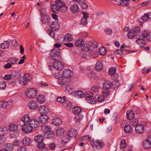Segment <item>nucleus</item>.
<instances>
[{
	"mask_svg": "<svg viewBox=\"0 0 151 151\" xmlns=\"http://www.w3.org/2000/svg\"><path fill=\"white\" fill-rule=\"evenodd\" d=\"M32 77L31 75L27 73L24 75L22 78H21L19 80V83L22 85H25L27 84V82L31 80Z\"/></svg>",
	"mask_w": 151,
	"mask_h": 151,
	"instance_id": "obj_3",
	"label": "nucleus"
},
{
	"mask_svg": "<svg viewBox=\"0 0 151 151\" xmlns=\"http://www.w3.org/2000/svg\"><path fill=\"white\" fill-rule=\"evenodd\" d=\"M126 146V143L124 140H122L120 142V147L121 148H124Z\"/></svg>",
	"mask_w": 151,
	"mask_h": 151,
	"instance_id": "obj_54",
	"label": "nucleus"
},
{
	"mask_svg": "<svg viewBox=\"0 0 151 151\" xmlns=\"http://www.w3.org/2000/svg\"><path fill=\"white\" fill-rule=\"evenodd\" d=\"M30 120V117L28 115H24L21 119L22 121L24 122V124L28 123Z\"/></svg>",
	"mask_w": 151,
	"mask_h": 151,
	"instance_id": "obj_37",
	"label": "nucleus"
},
{
	"mask_svg": "<svg viewBox=\"0 0 151 151\" xmlns=\"http://www.w3.org/2000/svg\"><path fill=\"white\" fill-rule=\"evenodd\" d=\"M43 139V137L41 135H37L36 136L35 138V141L38 143L42 142Z\"/></svg>",
	"mask_w": 151,
	"mask_h": 151,
	"instance_id": "obj_41",
	"label": "nucleus"
},
{
	"mask_svg": "<svg viewBox=\"0 0 151 151\" xmlns=\"http://www.w3.org/2000/svg\"><path fill=\"white\" fill-rule=\"evenodd\" d=\"M64 38L65 41L68 42H70L73 40V37L72 35L69 34H65Z\"/></svg>",
	"mask_w": 151,
	"mask_h": 151,
	"instance_id": "obj_29",
	"label": "nucleus"
},
{
	"mask_svg": "<svg viewBox=\"0 0 151 151\" xmlns=\"http://www.w3.org/2000/svg\"><path fill=\"white\" fill-rule=\"evenodd\" d=\"M61 120L59 118H56L53 120L52 123L55 126H58L61 124Z\"/></svg>",
	"mask_w": 151,
	"mask_h": 151,
	"instance_id": "obj_39",
	"label": "nucleus"
},
{
	"mask_svg": "<svg viewBox=\"0 0 151 151\" xmlns=\"http://www.w3.org/2000/svg\"><path fill=\"white\" fill-rule=\"evenodd\" d=\"M28 106L29 108L32 110H35L38 107V104L35 101H31L28 103Z\"/></svg>",
	"mask_w": 151,
	"mask_h": 151,
	"instance_id": "obj_16",
	"label": "nucleus"
},
{
	"mask_svg": "<svg viewBox=\"0 0 151 151\" xmlns=\"http://www.w3.org/2000/svg\"><path fill=\"white\" fill-rule=\"evenodd\" d=\"M103 67V64L102 63L97 62L96 63L95 68L96 70L100 71L101 70Z\"/></svg>",
	"mask_w": 151,
	"mask_h": 151,
	"instance_id": "obj_34",
	"label": "nucleus"
},
{
	"mask_svg": "<svg viewBox=\"0 0 151 151\" xmlns=\"http://www.w3.org/2000/svg\"><path fill=\"white\" fill-rule=\"evenodd\" d=\"M40 122L42 123H46L48 121V117L46 114H41L39 118Z\"/></svg>",
	"mask_w": 151,
	"mask_h": 151,
	"instance_id": "obj_17",
	"label": "nucleus"
},
{
	"mask_svg": "<svg viewBox=\"0 0 151 151\" xmlns=\"http://www.w3.org/2000/svg\"><path fill=\"white\" fill-rule=\"evenodd\" d=\"M65 100V97L64 96L63 97H59L57 98V101L58 102L60 103H63Z\"/></svg>",
	"mask_w": 151,
	"mask_h": 151,
	"instance_id": "obj_49",
	"label": "nucleus"
},
{
	"mask_svg": "<svg viewBox=\"0 0 151 151\" xmlns=\"http://www.w3.org/2000/svg\"><path fill=\"white\" fill-rule=\"evenodd\" d=\"M105 100L104 97L102 95L99 96L97 98V101L99 102H103Z\"/></svg>",
	"mask_w": 151,
	"mask_h": 151,
	"instance_id": "obj_56",
	"label": "nucleus"
},
{
	"mask_svg": "<svg viewBox=\"0 0 151 151\" xmlns=\"http://www.w3.org/2000/svg\"><path fill=\"white\" fill-rule=\"evenodd\" d=\"M52 10L53 12L58 13L60 10L59 7L56 4H52L51 6Z\"/></svg>",
	"mask_w": 151,
	"mask_h": 151,
	"instance_id": "obj_36",
	"label": "nucleus"
},
{
	"mask_svg": "<svg viewBox=\"0 0 151 151\" xmlns=\"http://www.w3.org/2000/svg\"><path fill=\"white\" fill-rule=\"evenodd\" d=\"M50 27L52 30L56 31L60 28V25L57 22L55 21L52 22V24H50Z\"/></svg>",
	"mask_w": 151,
	"mask_h": 151,
	"instance_id": "obj_19",
	"label": "nucleus"
},
{
	"mask_svg": "<svg viewBox=\"0 0 151 151\" xmlns=\"http://www.w3.org/2000/svg\"><path fill=\"white\" fill-rule=\"evenodd\" d=\"M77 132L73 129H69L68 132V133L64 135L62 138V142L61 145L65 146L70 140L71 137H76L77 135Z\"/></svg>",
	"mask_w": 151,
	"mask_h": 151,
	"instance_id": "obj_1",
	"label": "nucleus"
},
{
	"mask_svg": "<svg viewBox=\"0 0 151 151\" xmlns=\"http://www.w3.org/2000/svg\"><path fill=\"white\" fill-rule=\"evenodd\" d=\"M31 140L28 137H24L22 140V143L25 146L29 145L31 143Z\"/></svg>",
	"mask_w": 151,
	"mask_h": 151,
	"instance_id": "obj_22",
	"label": "nucleus"
},
{
	"mask_svg": "<svg viewBox=\"0 0 151 151\" xmlns=\"http://www.w3.org/2000/svg\"><path fill=\"white\" fill-rule=\"evenodd\" d=\"M56 132L57 135L60 136L63 134L64 132V130L62 128H58L56 129Z\"/></svg>",
	"mask_w": 151,
	"mask_h": 151,
	"instance_id": "obj_43",
	"label": "nucleus"
},
{
	"mask_svg": "<svg viewBox=\"0 0 151 151\" xmlns=\"http://www.w3.org/2000/svg\"><path fill=\"white\" fill-rule=\"evenodd\" d=\"M112 85V83L108 81H105L103 83V88L105 89H108L110 88Z\"/></svg>",
	"mask_w": 151,
	"mask_h": 151,
	"instance_id": "obj_25",
	"label": "nucleus"
},
{
	"mask_svg": "<svg viewBox=\"0 0 151 151\" xmlns=\"http://www.w3.org/2000/svg\"><path fill=\"white\" fill-rule=\"evenodd\" d=\"M13 148V145L10 143L7 144L6 145L5 149L8 151V150L11 151Z\"/></svg>",
	"mask_w": 151,
	"mask_h": 151,
	"instance_id": "obj_46",
	"label": "nucleus"
},
{
	"mask_svg": "<svg viewBox=\"0 0 151 151\" xmlns=\"http://www.w3.org/2000/svg\"><path fill=\"white\" fill-rule=\"evenodd\" d=\"M127 116L129 120H131L134 117V112L131 110H128L127 112Z\"/></svg>",
	"mask_w": 151,
	"mask_h": 151,
	"instance_id": "obj_27",
	"label": "nucleus"
},
{
	"mask_svg": "<svg viewBox=\"0 0 151 151\" xmlns=\"http://www.w3.org/2000/svg\"><path fill=\"white\" fill-rule=\"evenodd\" d=\"M29 123V125L32 128V129L38 127L39 124L38 121L37 119H34L30 120Z\"/></svg>",
	"mask_w": 151,
	"mask_h": 151,
	"instance_id": "obj_13",
	"label": "nucleus"
},
{
	"mask_svg": "<svg viewBox=\"0 0 151 151\" xmlns=\"http://www.w3.org/2000/svg\"><path fill=\"white\" fill-rule=\"evenodd\" d=\"M50 18L49 17L46 15H43L42 17L41 22L44 24H48L50 22Z\"/></svg>",
	"mask_w": 151,
	"mask_h": 151,
	"instance_id": "obj_21",
	"label": "nucleus"
},
{
	"mask_svg": "<svg viewBox=\"0 0 151 151\" xmlns=\"http://www.w3.org/2000/svg\"><path fill=\"white\" fill-rule=\"evenodd\" d=\"M138 122L137 120L136 119H133L130 122V124L133 126H136Z\"/></svg>",
	"mask_w": 151,
	"mask_h": 151,
	"instance_id": "obj_52",
	"label": "nucleus"
},
{
	"mask_svg": "<svg viewBox=\"0 0 151 151\" xmlns=\"http://www.w3.org/2000/svg\"><path fill=\"white\" fill-rule=\"evenodd\" d=\"M91 47L93 48H96L98 46V43L96 41H91Z\"/></svg>",
	"mask_w": 151,
	"mask_h": 151,
	"instance_id": "obj_55",
	"label": "nucleus"
},
{
	"mask_svg": "<svg viewBox=\"0 0 151 151\" xmlns=\"http://www.w3.org/2000/svg\"><path fill=\"white\" fill-rule=\"evenodd\" d=\"M145 128L143 125L139 124L137 125L135 127L136 132L139 134L143 133L144 131Z\"/></svg>",
	"mask_w": 151,
	"mask_h": 151,
	"instance_id": "obj_14",
	"label": "nucleus"
},
{
	"mask_svg": "<svg viewBox=\"0 0 151 151\" xmlns=\"http://www.w3.org/2000/svg\"><path fill=\"white\" fill-rule=\"evenodd\" d=\"M83 17H82L80 24L84 26H86L87 24V19L88 17V15L86 12H82Z\"/></svg>",
	"mask_w": 151,
	"mask_h": 151,
	"instance_id": "obj_10",
	"label": "nucleus"
},
{
	"mask_svg": "<svg viewBox=\"0 0 151 151\" xmlns=\"http://www.w3.org/2000/svg\"><path fill=\"white\" fill-rule=\"evenodd\" d=\"M73 87L70 85H68L65 87V91L66 92L71 93L73 92Z\"/></svg>",
	"mask_w": 151,
	"mask_h": 151,
	"instance_id": "obj_45",
	"label": "nucleus"
},
{
	"mask_svg": "<svg viewBox=\"0 0 151 151\" xmlns=\"http://www.w3.org/2000/svg\"><path fill=\"white\" fill-rule=\"evenodd\" d=\"M150 19H151V13L145 14L141 17V19L144 21H146Z\"/></svg>",
	"mask_w": 151,
	"mask_h": 151,
	"instance_id": "obj_40",
	"label": "nucleus"
},
{
	"mask_svg": "<svg viewBox=\"0 0 151 151\" xmlns=\"http://www.w3.org/2000/svg\"><path fill=\"white\" fill-rule=\"evenodd\" d=\"M18 60L16 58H12L9 60V61L11 65H14L17 63Z\"/></svg>",
	"mask_w": 151,
	"mask_h": 151,
	"instance_id": "obj_47",
	"label": "nucleus"
},
{
	"mask_svg": "<svg viewBox=\"0 0 151 151\" xmlns=\"http://www.w3.org/2000/svg\"><path fill=\"white\" fill-rule=\"evenodd\" d=\"M13 72H14L13 73L14 75V77L18 78L21 76V72L19 70H14Z\"/></svg>",
	"mask_w": 151,
	"mask_h": 151,
	"instance_id": "obj_48",
	"label": "nucleus"
},
{
	"mask_svg": "<svg viewBox=\"0 0 151 151\" xmlns=\"http://www.w3.org/2000/svg\"><path fill=\"white\" fill-rule=\"evenodd\" d=\"M86 93H84L83 91H76L74 93L75 96H78L80 97L81 98L85 96V97Z\"/></svg>",
	"mask_w": 151,
	"mask_h": 151,
	"instance_id": "obj_33",
	"label": "nucleus"
},
{
	"mask_svg": "<svg viewBox=\"0 0 151 151\" xmlns=\"http://www.w3.org/2000/svg\"><path fill=\"white\" fill-rule=\"evenodd\" d=\"M134 2H137L139 0H132ZM130 0H119L118 1V4L120 5L123 6H127L130 3Z\"/></svg>",
	"mask_w": 151,
	"mask_h": 151,
	"instance_id": "obj_11",
	"label": "nucleus"
},
{
	"mask_svg": "<svg viewBox=\"0 0 151 151\" xmlns=\"http://www.w3.org/2000/svg\"><path fill=\"white\" fill-rule=\"evenodd\" d=\"M37 147L39 148L42 149L44 148L45 146V144L42 142L38 143L37 145Z\"/></svg>",
	"mask_w": 151,
	"mask_h": 151,
	"instance_id": "obj_62",
	"label": "nucleus"
},
{
	"mask_svg": "<svg viewBox=\"0 0 151 151\" xmlns=\"http://www.w3.org/2000/svg\"><path fill=\"white\" fill-rule=\"evenodd\" d=\"M132 130L131 126L129 124L126 125L124 128V131L125 133L127 134L131 132Z\"/></svg>",
	"mask_w": 151,
	"mask_h": 151,
	"instance_id": "obj_35",
	"label": "nucleus"
},
{
	"mask_svg": "<svg viewBox=\"0 0 151 151\" xmlns=\"http://www.w3.org/2000/svg\"><path fill=\"white\" fill-rule=\"evenodd\" d=\"M37 101L39 103H43L45 101V97L43 95H39L37 96Z\"/></svg>",
	"mask_w": 151,
	"mask_h": 151,
	"instance_id": "obj_30",
	"label": "nucleus"
},
{
	"mask_svg": "<svg viewBox=\"0 0 151 151\" xmlns=\"http://www.w3.org/2000/svg\"><path fill=\"white\" fill-rule=\"evenodd\" d=\"M54 67L57 70H60L63 68L64 65L60 61H55L54 63Z\"/></svg>",
	"mask_w": 151,
	"mask_h": 151,
	"instance_id": "obj_9",
	"label": "nucleus"
},
{
	"mask_svg": "<svg viewBox=\"0 0 151 151\" xmlns=\"http://www.w3.org/2000/svg\"><path fill=\"white\" fill-rule=\"evenodd\" d=\"M60 49L55 48H53L51 51L50 54L54 60H56L59 59L60 57Z\"/></svg>",
	"mask_w": 151,
	"mask_h": 151,
	"instance_id": "obj_6",
	"label": "nucleus"
},
{
	"mask_svg": "<svg viewBox=\"0 0 151 151\" xmlns=\"http://www.w3.org/2000/svg\"><path fill=\"white\" fill-rule=\"evenodd\" d=\"M82 117L80 115H76L75 117V119L77 122H80L82 119Z\"/></svg>",
	"mask_w": 151,
	"mask_h": 151,
	"instance_id": "obj_58",
	"label": "nucleus"
},
{
	"mask_svg": "<svg viewBox=\"0 0 151 151\" xmlns=\"http://www.w3.org/2000/svg\"><path fill=\"white\" fill-rule=\"evenodd\" d=\"M105 32L107 35H111L112 33V29L110 28L106 29L105 30Z\"/></svg>",
	"mask_w": 151,
	"mask_h": 151,
	"instance_id": "obj_64",
	"label": "nucleus"
},
{
	"mask_svg": "<svg viewBox=\"0 0 151 151\" xmlns=\"http://www.w3.org/2000/svg\"><path fill=\"white\" fill-rule=\"evenodd\" d=\"M1 132H2V134H4L8 130V128L6 127H4L1 128Z\"/></svg>",
	"mask_w": 151,
	"mask_h": 151,
	"instance_id": "obj_61",
	"label": "nucleus"
},
{
	"mask_svg": "<svg viewBox=\"0 0 151 151\" xmlns=\"http://www.w3.org/2000/svg\"><path fill=\"white\" fill-rule=\"evenodd\" d=\"M84 43L83 40L81 39H79L77 40L75 42V45L77 47H80Z\"/></svg>",
	"mask_w": 151,
	"mask_h": 151,
	"instance_id": "obj_42",
	"label": "nucleus"
},
{
	"mask_svg": "<svg viewBox=\"0 0 151 151\" xmlns=\"http://www.w3.org/2000/svg\"><path fill=\"white\" fill-rule=\"evenodd\" d=\"M12 76L10 74H8L5 75L4 77V79L5 80L9 81V80H11L12 78Z\"/></svg>",
	"mask_w": 151,
	"mask_h": 151,
	"instance_id": "obj_53",
	"label": "nucleus"
},
{
	"mask_svg": "<svg viewBox=\"0 0 151 151\" xmlns=\"http://www.w3.org/2000/svg\"><path fill=\"white\" fill-rule=\"evenodd\" d=\"M151 71V69L150 68H144L142 70V73L143 74H146L147 73L150 72Z\"/></svg>",
	"mask_w": 151,
	"mask_h": 151,
	"instance_id": "obj_63",
	"label": "nucleus"
},
{
	"mask_svg": "<svg viewBox=\"0 0 151 151\" xmlns=\"http://www.w3.org/2000/svg\"><path fill=\"white\" fill-rule=\"evenodd\" d=\"M72 111L75 115H79L81 111V109L78 106L74 107L72 109Z\"/></svg>",
	"mask_w": 151,
	"mask_h": 151,
	"instance_id": "obj_26",
	"label": "nucleus"
},
{
	"mask_svg": "<svg viewBox=\"0 0 151 151\" xmlns=\"http://www.w3.org/2000/svg\"><path fill=\"white\" fill-rule=\"evenodd\" d=\"M137 35L136 31L134 30H131L128 32L127 35L129 39H131L134 38Z\"/></svg>",
	"mask_w": 151,
	"mask_h": 151,
	"instance_id": "obj_18",
	"label": "nucleus"
},
{
	"mask_svg": "<svg viewBox=\"0 0 151 151\" xmlns=\"http://www.w3.org/2000/svg\"><path fill=\"white\" fill-rule=\"evenodd\" d=\"M106 49L104 47H101L99 49V53L100 55L103 56L107 52Z\"/></svg>",
	"mask_w": 151,
	"mask_h": 151,
	"instance_id": "obj_44",
	"label": "nucleus"
},
{
	"mask_svg": "<svg viewBox=\"0 0 151 151\" xmlns=\"http://www.w3.org/2000/svg\"><path fill=\"white\" fill-rule=\"evenodd\" d=\"M10 42L9 41H4L3 43L0 45V47L2 49L7 48L9 46Z\"/></svg>",
	"mask_w": 151,
	"mask_h": 151,
	"instance_id": "obj_32",
	"label": "nucleus"
},
{
	"mask_svg": "<svg viewBox=\"0 0 151 151\" xmlns=\"http://www.w3.org/2000/svg\"><path fill=\"white\" fill-rule=\"evenodd\" d=\"M124 49L121 50L120 49L117 50L115 51V53L116 54L121 55L122 54V52L124 50Z\"/></svg>",
	"mask_w": 151,
	"mask_h": 151,
	"instance_id": "obj_60",
	"label": "nucleus"
},
{
	"mask_svg": "<svg viewBox=\"0 0 151 151\" xmlns=\"http://www.w3.org/2000/svg\"><path fill=\"white\" fill-rule=\"evenodd\" d=\"M71 11L73 13H78L79 11V9L77 5L75 4L72 5L70 7Z\"/></svg>",
	"mask_w": 151,
	"mask_h": 151,
	"instance_id": "obj_24",
	"label": "nucleus"
},
{
	"mask_svg": "<svg viewBox=\"0 0 151 151\" xmlns=\"http://www.w3.org/2000/svg\"><path fill=\"white\" fill-rule=\"evenodd\" d=\"M149 35L147 31L145 30L142 32V37L143 38H147Z\"/></svg>",
	"mask_w": 151,
	"mask_h": 151,
	"instance_id": "obj_57",
	"label": "nucleus"
},
{
	"mask_svg": "<svg viewBox=\"0 0 151 151\" xmlns=\"http://www.w3.org/2000/svg\"><path fill=\"white\" fill-rule=\"evenodd\" d=\"M37 91V90L35 88H31L26 90L25 94L28 98L33 99L36 96Z\"/></svg>",
	"mask_w": 151,
	"mask_h": 151,
	"instance_id": "obj_2",
	"label": "nucleus"
},
{
	"mask_svg": "<svg viewBox=\"0 0 151 151\" xmlns=\"http://www.w3.org/2000/svg\"><path fill=\"white\" fill-rule=\"evenodd\" d=\"M6 87V83L5 81H2L0 82V89H4Z\"/></svg>",
	"mask_w": 151,
	"mask_h": 151,
	"instance_id": "obj_51",
	"label": "nucleus"
},
{
	"mask_svg": "<svg viewBox=\"0 0 151 151\" xmlns=\"http://www.w3.org/2000/svg\"><path fill=\"white\" fill-rule=\"evenodd\" d=\"M18 126L17 124H12L9 126V129L12 131H15L18 129Z\"/></svg>",
	"mask_w": 151,
	"mask_h": 151,
	"instance_id": "obj_38",
	"label": "nucleus"
},
{
	"mask_svg": "<svg viewBox=\"0 0 151 151\" xmlns=\"http://www.w3.org/2000/svg\"><path fill=\"white\" fill-rule=\"evenodd\" d=\"M42 129L45 132V136L47 138L50 137V135H53L51 128L49 126L46 125H43L42 126Z\"/></svg>",
	"mask_w": 151,
	"mask_h": 151,
	"instance_id": "obj_5",
	"label": "nucleus"
},
{
	"mask_svg": "<svg viewBox=\"0 0 151 151\" xmlns=\"http://www.w3.org/2000/svg\"><path fill=\"white\" fill-rule=\"evenodd\" d=\"M73 74V72L68 69H65L63 73L62 76H64V78H68L72 77Z\"/></svg>",
	"mask_w": 151,
	"mask_h": 151,
	"instance_id": "obj_12",
	"label": "nucleus"
},
{
	"mask_svg": "<svg viewBox=\"0 0 151 151\" xmlns=\"http://www.w3.org/2000/svg\"><path fill=\"white\" fill-rule=\"evenodd\" d=\"M39 111L41 114H47L49 111V110L47 106L42 105L39 108Z\"/></svg>",
	"mask_w": 151,
	"mask_h": 151,
	"instance_id": "obj_15",
	"label": "nucleus"
},
{
	"mask_svg": "<svg viewBox=\"0 0 151 151\" xmlns=\"http://www.w3.org/2000/svg\"><path fill=\"white\" fill-rule=\"evenodd\" d=\"M93 97V94L91 92H88L85 95V98L87 101L92 104H94L96 102V99L94 98L92 99Z\"/></svg>",
	"mask_w": 151,
	"mask_h": 151,
	"instance_id": "obj_7",
	"label": "nucleus"
},
{
	"mask_svg": "<svg viewBox=\"0 0 151 151\" xmlns=\"http://www.w3.org/2000/svg\"><path fill=\"white\" fill-rule=\"evenodd\" d=\"M29 124V123L24 124L22 126V130L24 133H29L32 131V128Z\"/></svg>",
	"mask_w": 151,
	"mask_h": 151,
	"instance_id": "obj_8",
	"label": "nucleus"
},
{
	"mask_svg": "<svg viewBox=\"0 0 151 151\" xmlns=\"http://www.w3.org/2000/svg\"><path fill=\"white\" fill-rule=\"evenodd\" d=\"M143 145L145 149H149L151 148V143L147 139L143 142Z\"/></svg>",
	"mask_w": 151,
	"mask_h": 151,
	"instance_id": "obj_28",
	"label": "nucleus"
},
{
	"mask_svg": "<svg viewBox=\"0 0 151 151\" xmlns=\"http://www.w3.org/2000/svg\"><path fill=\"white\" fill-rule=\"evenodd\" d=\"M8 105V103L7 102L3 101L0 102V106L4 108H5Z\"/></svg>",
	"mask_w": 151,
	"mask_h": 151,
	"instance_id": "obj_50",
	"label": "nucleus"
},
{
	"mask_svg": "<svg viewBox=\"0 0 151 151\" xmlns=\"http://www.w3.org/2000/svg\"><path fill=\"white\" fill-rule=\"evenodd\" d=\"M56 4L59 7L62 8L64 7L65 11L67 9V6H65V4L64 2L61 0H56Z\"/></svg>",
	"mask_w": 151,
	"mask_h": 151,
	"instance_id": "obj_20",
	"label": "nucleus"
},
{
	"mask_svg": "<svg viewBox=\"0 0 151 151\" xmlns=\"http://www.w3.org/2000/svg\"><path fill=\"white\" fill-rule=\"evenodd\" d=\"M81 50L85 52H87L90 49V46L87 44H83L81 46Z\"/></svg>",
	"mask_w": 151,
	"mask_h": 151,
	"instance_id": "obj_31",
	"label": "nucleus"
},
{
	"mask_svg": "<svg viewBox=\"0 0 151 151\" xmlns=\"http://www.w3.org/2000/svg\"><path fill=\"white\" fill-rule=\"evenodd\" d=\"M136 42L140 48L143 47L146 45V41L144 39H138L136 41Z\"/></svg>",
	"mask_w": 151,
	"mask_h": 151,
	"instance_id": "obj_23",
	"label": "nucleus"
},
{
	"mask_svg": "<svg viewBox=\"0 0 151 151\" xmlns=\"http://www.w3.org/2000/svg\"><path fill=\"white\" fill-rule=\"evenodd\" d=\"M116 70L114 68H112L109 70V74L110 75H113L115 74Z\"/></svg>",
	"mask_w": 151,
	"mask_h": 151,
	"instance_id": "obj_59",
	"label": "nucleus"
},
{
	"mask_svg": "<svg viewBox=\"0 0 151 151\" xmlns=\"http://www.w3.org/2000/svg\"><path fill=\"white\" fill-rule=\"evenodd\" d=\"M93 148L95 150H98L102 148L105 146L104 142H100L99 140H96L91 142Z\"/></svg>",
	"mask_w": 151,
	"mask_h": 151,
	"instance_id": "obj_4",
	"label": "nucleus"
}]
</instances>
